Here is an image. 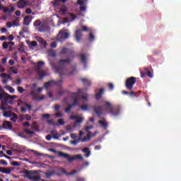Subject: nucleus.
<instances>
[{
  "mask_svg": "<svg viewBox=\"0 0 181 181\" xmlns=\"http://www.w3.org/2000/svg\"><path fill=\"white\" fill-rule=\"evenodd\" d=\"M71 98L73 99L74 103L69 104L67 108L65 109V112L68 114L71 112V108L76 107V105H78V101H80V100L87 101L88 100V95L83 93V91H78L72 93Z\"/></svg>",
  "mask_w": 181,
  "mask_h": 181,
  "instance_id": "obj_2",
  "label": "nucleus"
},
{
  "mask_svg": "<svg viewBox=\"0 0 181 181\" xmlns=\"http://www.w3.org/2000/svg\"><path fill=\"white\" fill-rule=\"evenodd\" d=\"M86 9H87V7H86V6H81L80 7V11H81L82 12L86 11Z\"/></svg>",
  "mask_w": 181,
  "mask_h": 181,
  "instance_id": "obj_63",
  "label": "nucleus"
},
{
  "mask_svg": "<svg viewBox=\"0 0 181 181\" xmlns=\"http://www.w3.org/2000/svg\"><path fill=\"white\" fill-rule=\"evenodd\" d=\"M26 88H30L31 91H35L36 90V87H37V83H33V86L26 85Z\"/></svg>",
  "mask_w": 181,
  "mask_h": 181,
  "instance_id": "obj_31",
  "label": "nucleus"
},
{
  "mask_svg": "<svg viewBox=\"0 0 181 181\" xmlns=\"http://www.w3.org/2000/svg\"><path fill=\"white\" fill-rule=\"evenodd\" d=\"M62 4V0H54V6H59Z\"/></svg>",
  "mask_w": 181,
  "mask_h": 181,
  "instance_id": "obj_46",
  "label": "nucleus"
},
{
  "mask_svg": "<svg viewBox=\"0 0 181 181\" xmlns=\"http://www.w3.org/2000/svg\"><path fill=\"white\" fill-rule=\"evenodd\" d=\"M144 71H146L147 76L148 77H150V78H153V74H152V72H151V71L149 70V69L148 68H144Z\"/></svg>",
  "mask_w": 181,
  "mask_h": 181,
  "instance_id": "obj_29",
  "label": "nucleus"
},
{
  "mask_svg": "<svg viewBox=\"0 0 181 181\" xmlns=\"http://www.w3.org/2000/svg\"><path fill=\"white\" fill-rule=\"evenodd\" d=\"M12 26H13L12 23L8 22V23H6V27H7L8 29H10V28H11Z\"/></svg>",
  "mask_w": 181,
  "mask_h": 181,
  "instance_id": "obj_64",
  "label": "nucleus"
},
{
  "mask_svg": "<svg viewBox=\"0 0 181 181\" xmlns=\"http://www.w3.org/2000/svg\"><path fill=\"white\" fill-rule=\"evenodd\" d=\"M11 165H12V166H21V163H19V162L17 161L11 162Z\"/></svg>",
  "mask_w": 181,
  "mask_h": 181,
  "instance_id": "obj_48",
  "label": "nucleus"
},
{
  "mask_svg": "<svg viewBox=\"0 0 181 181\" xmlns=\"http://www.w3.org/2000/svg\"><path fill=\"white\" fill-rule=\"evenodd\" d=\"M94 39H95L94 34L90 33L89 34V42H93L94 40Z\"/></svg>",
  "mask_w": 181,
  "mask_h": 181,
  "instance_id": "obj_45",
  "label": "nucleus"
},
{
  "mask_svg": "<svg viewBox=\"0 0 181 181\" xmlns=\"http://www.w3.org/2000/svg\"><path fill=\"white\" fill-rule=\"evenodd\" d=\"M13 127L12 126V122L9 121H4L3 122V129H12Z\"/></svg>",
  "mask_w": 181,
  "mask_h": 181,
  "instance_id": "obj_14",
  "label": "nucleus"
},
{
  "mask_svg": "<svg viewBox=\"0 0 181 181\" xmlns=\"http://www.w3.org/2000/svg\"><path fill=\"white\" fill-rule=\"evenodd\" d=\"M0 100L1 101V105L6 107L8 104L13 105V103L9 100L8 97L6 96V93L1 92L0 93Z\"/></svg>",
  "mask_w": 181,
  "mask_h": 181,
  "instance_id": "obj_7",
  "label": "nucleus"
},
{
  "mask_svg": "<svg viewBox=\"0 0 181 181\" xmlns=\"http://www.w3.org/2000/svg\"><path fill=\"white\" fill-rule=\"evenodd\" d=\"M58 124H59V125H64V119H59V120H58Z\"/></svg>",
  "mask_w": 181,
  "mask_h": 181,
  "instance_id": "obj_56",
  "label": "nucleus"
},
{
  "mask_svg": "<svg viewBox=\"0 0 181 181\" xmlns=\"http://www.w3.org/2000/svg\"><path fill=\"white\" fill-rule=\"evenodd\" d=\"M2 46L3 49H8V47H9V42H3Z\"/></svg>",
  "mask_w": 181,
  "mask_h": 181,
  "instance_id": "obj_47",
  "label": "nucleus"
},
{
  "mask_svg": "<svg viewBox=\"0 0 181 181\" xmlns=\"http://www.w3.org/2000/svg\"><path fill=\"white\" fill-rule=\"evenodd\" d=\"M78 172L80 171L74 170L70 173H66L65 169L64 168L62 169V173L64 175H66V176H73V175H76V173H78Z\"/></svg>",
  "mask_w": 181,
  "mask_h": 181,
  "instance_id": "obj_19",
  "label": "nucleus"
},
{
  "mask_svg": "<svg viewBox=\"0 0 181 181\" xmlns=\"http://www.w3.org/2000/svg\"><path fill=\"white\" fill-rule=\"evenodd\" d=\"M81 36H83V30H77L75 33L76 42H80V40H81Z\"/></svg>",
  "mask_w": 181,
  "mask_h": 181,
  "instance_id": "obj_18",
  "label": "nucleus"
},
{
  "mask_svg": "<svg viewBox=\"0 0 181 181\" xmlns=\"http://www.w3.org/2000/svg\"><path fill=\"white\" fill-rule=\"evenodd\" d=\"M25 13L27 15H30V13H32V9H30V8H28L26 10H25Z\"/></svg>",
  "mask_w": 181,
  "mask_h": 181,
  "instance_id": "obj_57",
  "label": "nucleus"
},
{
  "mask_svg": "<svg viewBox=\"0 0 181 181\" xmlns=\"http://www.w3.org/2000/svg\"><path fill=\"white\" fill-rule=\"evenodd\" d=\"M6 97L8 99V100L11 101L13 103V100H15L16 98H18V96L11 95H8V93H6Z\"/></svg>",
  "mask_w": 181,
  "mask_h": 181,
  "instance_id": "obj_30",
  "label": "nucleus"
},
{
  "mask_svg": "<svg viewBox=\"0 0 181 181\" xmlns=\"http://www.w3.org/2000/svg\"><path fill=\"white\" fill-rule=\"evenodd\" d=\"M84 133L81 131L79 132V138L78 139L80 140L81 142H86V141H87V137H84L83 139H81V136H83V134Z\"/></svg>",
  "mask_w": 181,
  "mask_h": 181,
  "instance_id": "obj_32",
  "label": "nucleus"
},
{
  "mask_svg": "<svg viewBox=\"0 0 181 181\" xmlns=\"http://www.w3.org/2000/svg\"><path fill=\"white\" fill-rule=\"evenodd\" d=\"M122 94L124 95H128L129 97H130V98H134V97H136V94L135 93L134 91H131V92L123 91Z\"/></svg>",
  "mask_w": 181,
  "mask_h": 181,
  "instance_id": "obj_21",
  "label": "nucleus"
},
{
  "mask_svg": "<svg viewBox=\"0 0 181 181\" xmlns=\"http://www.w3.org/2000/svg\"><path fill=\"white\" fill-rule=\"evenodd\" d=\"M67 12V7L66 6H62L59 8V13L61 15H64Z\"/></svg>",
  "mask_w": 181,
  "mask_h": 181,
  "instance_id": "obj_27",
  "label": "nucleus"
},
{
  "mask_svg": "<svg viewBox=\"0 0 181 181\" xmlns=\"http://www.w3.org/2000/svg\"><path fill=\"white\" fill-rule=\"evenodd\" d=\"M10 70L11 71V73H13V74H18V71L17 69H15V67L12 66L10 67Z\"/></svg>",
  "mask_w": 181,
  "mask_h": 181,
  "instance_id": "obj_41",
  "label": "nucleus"
},
{
  "mask_svg": "<svg viewBox=\"0 0 181 181\" xmlns=\"http://www.w3.org/2000/svg\"><path fill=\"white\" fill-rule=\"evenodd\" d=\"M22 30H23V32H24L25 33H28V32H29V28H28V27H23V28H22Z\"/></svg>",
  "mask_w": 181,
  "mask_h": 181,
  "instance_id": "obj_59",
  "label": "nucleus"
},
{
  "mask_svg": "<svg viewBox=\"0 0 181 181\" xmlns=\"http://www.w3.org/2000/svg\"><path fill=\"white\" fill-rule=\"evenodd\" d=\"M80 60L81 63L83 64L84 68L86 69L87 67V57H86V54H81Z\"/></svg>",
  "mask_w": 181,
  "mask_h": 181,
  "instance_id": "obj_20",
  "label": "nucleus"
},
{
  "mask_svg": "<svg viewBox=\"0 0 181 181\" xmlns=\"http://www.w3.org/2000/svg\"><path fill=\"white\" fill-rule=\"evenodd\" d=\"M98 124H100L101 125V127H103V128H104V129H107V128H108V122H107L105 121L99 120Z\"/></svg>",
  "mask_w": 181,
  "mask_h": 181,
  "instance_id": "obj_25",
  "label": "nucleus"
},
{
  "mask_svg": "<svg viewBox=\"0 0 181 181\" xmlns=\"http://www.w3.org/2000/svg\"><path fill=\"white\" fill-rule=\"evenodd\" d=\"M23 127H30V123L28 122H23L22 124Z\"/></svg>",
  "mask_w": 181,
  "mask_h": 181,
  "instance_id": "obj_62",
  "label": "nucleus"
},
{
  "mask_svg": "<svg viewBox=\"0 0 181 181\" xmlns=\"http://www.w3.org/2000/svg\"><path fill=\"white\" fill-rule=\"evenodd\" d=\"M77 118H78V116L72 115L69 117V119H72L74 121H76Z\"/></svg>",
  "mask_w": 181,
  "mask_h": 181,
  "instance_id": "obj_58",
  "label": "nucleus"
},
{
  "mask_svg": "<svg viewBox=\"0 0 181 181\" xmlns=\"http://www.w3.org/2000/svg\"><path fill=\"white\" fill-rule=\"evenodd\" d=\"M35 39H36L37 42H39V43H42V41L43 40V38H42L39 36L36 37Z\"/></svg>",
  "mask_w": 181,
  "mask_h": 181,
  "instance_id": "obj_61",
  "label": "nucleus"
},
{
  "mask_svg": "<svg viewBox=\"0 0 181 181\" xmlns=\"http://www.w3.org/2000/svg\"><path fill=\"white\" fill-rule=\"evenodd\" d=\"M46 29V25L45 24H41L38 28H36V30H38V32L42 33V32H45Z\"/></svg>",
  "mask_w": 181,
  "mask_h": 181,
  "instance_id": "obj_24",
  "label": "nucleus"
},
{
  "mask_svg": "<svg viewBox=\"0 0 181 181\" xmlns=\"http://www.w3.org/2000/svg\"><path fill=\"white\" fill-rule=\"evenodd\" d=\"M18 115L16 113H13V117H11L10 119L12 121V122H16L18 121Z\"/></svg>",
  "mask_w": 181,
  "mask_h": 181,
  "instance_id": "obj_35",
  "label": "nucleus"
},
{
  "mask_svg": "<svg viewBox=\"0 0 181 181\" xmlns=\"http://www.w3.org/2000/svg\"><path fill=\"white\" fill-rule=\"evenodd\" d=\"M5 88L6 90H8V91H15V89H13V88L9 86H5Z\"/></svg>",
  "mask_w": 181,
  "mask_h": 181,
  "instance_id": "obj_54",
  "label": "nucleus"
},
{
  "mask_svg": "<svg viewBox=\"0 0 181 181\" xmlns=\"http://www.w3.org/2000/svg\"><path fill=\"white\" fill-rule=\"evenodd\" d=\"M103 91H100L98 93L95 95V100H100L101 97H103Z\"/></svg>",
  "mask_w": 181,
  "mask_h": 181,
  "instance_id": "obj_37",
  "label": "nucleus"
},
{
  "mask_svg": "<svg viewBox=\"0 0 181 181\" xmlns=\"http://www.w3.org/2000/svg\"><path fill=\"white\" fill-rule=\"evenodd\" d=\"M22 83V79L21 78H17L16 81V86H19Z\"/></svg>",
  "mask_w": 181,
  "mask_h": 181,
  "instance_id": "obj_60",
  "label": "nucleus"
},
{
  "mask_svg": "<svg viewBox=\"0 0 181 181\" xmlns=\"http://www.w3.org/2000/svg\"><path fill=\"white\" fill-rule=\"evenodd\" d=\"M51 135L54 139H59V133L56 130H52L50 132Z\"/></svg>",
  "mask_w": 181,
  "mask_h": 181,
  "instance_id": "obj_26",
  "label": "nucleus"
},
{
  "mask_svg": "<svg viewBox=\"0 0 181 181\" xmlns=\"http://www.w3.org/2000/svg\"><path fill=\"white\" fill-rule=\"evenodd\" d=\"M3 115L4 117H5L6 118H9L12 116V112H7V111H4L3 112Z\"/></svg>",
  "mask_w": 181,
  "mask_h": 181,
  "instance_id": "obj_34",
  "label": "nucleus"
},
{
  "mask_svg": "<svg viewBox=\"0 0 181 181\" xmlns=\"http://www.w3.org/2000/svg\"><path fill=\"white\" fill-rule=\"evenodd\" d=\"M57 84V82L54 81H49L44 84V88L45 90H47V88H49V87H53V86H56Z\"/></svg>",
  "mask_w": 181,
  "mask_h": 181,
  "instance_id": "obj_17",
  "label": "nucleus"
},
{
  "mask_svg": "<svg viewBox=\"0 0 181 181\" xmlns=\"http://www.w3.org/2000/svg\"><path fill=\"white\" fill-rule=\"evenodd\" d=\"M93 108L97 117H101L103 115V112L101 111H106L108 114H111L112 117H117L119 115V112H121L120 105H117V107H114L110 102H105L103 107L102 106H93Z\"/></svg>",
  "mask_w": 181,
  "mask_h": 181,
  "instance_id": "obj_1",
  "label": "nucleus"
},
{
  "mask_svg": "<svg viewBox=\"0 0 181 181\" xmlns=\"http://www.w3.org/2000/svg\"><path fill=\"white\" fill-rule=\"evenodd\" d=\"M18 22H19V18H16V20L13 21L12 25L13 26H21V25Z\"/></svg>",
  "mask_w": 181,
  "mask_h": 181,
  "instance_id": "obj_39",
  "label": "nucleus"
},
{
  "mask_svg": "<svg viewBox=\"0 0 181 181\" xmlns=\"http://www.w3.org/2000/svg\"><path fill=\"white\" fill-rule=\"evenodd\" d=\"M24 132L25 134H26L27 135H35V132L33 131H30L28 129H24Z\"/></svg>",
  "mask_w": 181,
  "mask_h": 181,
  "instance_id": "obj_36",
  "label": "nucleus"
},
{
  "mask_svg": "<svg viewBox=\"0 0 181 181\" xmlns=\"http://www.w3.org/2000/svg\"><path fill=\"white\" fill-rule=\"evenodd\" d=\"M82 151L84 153H86V158H88L90 156V155H91V151H90V150L88 149V148L86 147L84 148Z\"/></svg>",
  "mask_w": 181,
  "mask_h": 181,
  "instance_id": "obj_28",
  "label": "nucleus"
},
{
  "mask_svg": "<svg viewBox=\"0 0 181 181\" xmlns=\"http://www.w3.org/2000/svg\"><path fill=\"white\" fill-rule=\"evenodd\" d=\"M69 36H70V34H69V33H66L63 31V30H61L57 35V39L59 42H63V40H64V39H67Z\"/></svg>",
  "mask_w": 181,
  "mask_h": 181,
  "instance_id": "obj_10",
  "label": "nucleus"
},
{
  "mask_svg": "<svg viewBox=\"0 0 181 181\" xmlns=\"http://www.w3.org/2000/svg\"><path fill=\"white\" fill-rule=\"evenodd\" d=\"M12 170H13V168H4V172H7L5 173V175H10L11 172H12Z\"/></svg>",
  "mask_w": 181,
  "mask_h": 181,
  "instance_id": "obj_38",
  "label": "nucleus"
},
{
  "mask_svg": "<svg viewBox=\"0 0 181 181\" xmlns=\"http://www.w3.org/2000/svg\"><path fill=\"white\" fill-rule=\"evenodd\" d=\"M33 25L36 29L37 28H38L39 26H40L42 25V21L40 20L37 19L33 23Z\"/></svg>",
  "mask_w": 181,
  "mask_h": 181,
  "instance_id": "obj_33",
  "label": "nucleus"
},
{
  "mask_svg": "<svg viewBox=\"0 0 181 181\" xmlns=\"http://www.w3.org/2000/svg\"><path fill=\"white\" fill-rule=\"evenodd\" d=\"M32 19H33V16H26L23 19V25H25V26L29 25L30 22H32Z\"/></svg>",
  "mask_w": 181,
  "mask_h": 181,
  "instance_id": "obj_15",
  "label": "nucleus"
},
{
  "mask_svg": "<svg viewBox=\"0 0 181 181\" xmlns=\"http://www.w3.org/2000/svg\"><path fill=\"white\" fill-rule=\"evenodd\" d=\"M42 66H45V62L40 61L37 63V66H35V70H36L38 76H40V78H43V77H46V73H45V71L40 70V69H42Z\"/></svg>",
  "mask_w": 181,
  "mask_h": 181,
  "instance_id": "obj_6",
  "label": "nucleus"
},
{
  "mask_svg": "<svg viewBox=\"0 0 181 181\" xmlns=\"http://www.w3.org/2000/svg\"><path fill=\"white\" fill-rule=\"evenodd\" d=\"M30 46L31 47H35V46H37V42L36 41H32Z\"/></svg>",
  "mask_w": 181,
  "mask_h": 181,
  "instance_id": "obj_55",
  "label": "nucleus"
},
{
  "mask_svg": "<svg viewBox=\"0 0 181 181\" xmlns=\"http://www.w3.org/2000/svg\"><path fill=\"white\" fill-rule=\"evenodd\" d=\"M81 110L83 111H87V110H88V106L87 105H83L81 107Z\"/></svg>",
  "mask_w": 181,
  "mask_h": 181,
  "instance_id": "obj_51",
  "label": "nucleus"
},
{
  "mask_svg": "<svg viewBox=\"0 0 181 181\" xmlns=\"http://www.w3.org/2000/svg\"><path fill=\"white\" fill-rule=\"evenodd\" d=\"M63 94H64V92L59 91L57 93L58 97L53 98V93L52 92L49 91L47 93L48 97H49V98H53V100H58V98H60V97H62V95H63Z\"/></svg>",
  "mask_w": 181,
  "mask_h": 181,
  "instance_id": "obj_16",
  "label": "nucleus"
},
{
  "mask_svg": "<svg viewBox=\"0 0 181 181\" xmlns=\"http://www.w3.org/2000/svg\"><path fill=\"white\" fill-rule=\"evenodd\" d=\"M19 119L20 121H31L32 120V116L28 115V114H23V115H21L19 116Z\"/></svg>",
  "mask_w": 181,
  "mask_h": 181,
  "instance_id": "obj_12",
  "label": "nucleus"
},
{
  "mask_svg": "<svg viewBox=\"0 0 181 181\" xmlns=\"http://www.w3.org/2000/svg\"><path fill=\"white\" fill-rule=\"evenodd\" d=\"M67 53H69V49L66 47L63 48L61 51V54H66Z\"/></svg>",
  "mask_w": 181,
  "mask_h": 181,
  "instance_id": "obj_44",
  "label": "nucleus"
},
{
  "mask_svg": "<svg viewBox=\"0 0 181 181\" xmlns=\"http://www.w3.org/2000/svg\"><path fill=\"white\" fill-rule=\"evenodd\" d=\"M45 176L47 179H50L53 176V172L45 173Z\"/></svg>",
  "mask_w": 181,
  "mask_h": 181,
  "instance_id": "obj_40",
  "label": "nucleus"
},
{
  "mask_svg": "<svg viewBox=\"0 0 181 181\" xmlns=\"http://www.w3.org/2000/svg\"><path fill=\"white\" fill-rule=\"evenodd\" d=\"M93 125H90V126H86L85 127V131H86L87 133V136L88 138H91L92 136V134H91V132H90V129H93Z\"/></svg>",
  "mask_w": 181,
  "mask_h": 181,
  "instance_id": "obj_23",
  "label": "nucleus"
},
{
  "mask_svg": "<svg viewBox=\"0 0 181 181\" xmlns=\"http://www.w3.org/2000/svg\"><path fill=\"white\" fill-rule=\"evenodd\" d=\"M39 172L37 170H24L25 177L31 181H38L40 180V175H38Z\"/></svg>",
  "mask_w": 181,
  "mask_h": 181,
  "instance_id": "obj_4",
  "label": "nucleus"
},
{
  "mask_svg": "<svg viewBox=\"0 0 181 181\" xmlns=\"http://www.w3.org/2000/svg\"><path fill=\"white\" fill-rule=\"evenodd\" d=\"M58 156H59L60 158H65V159H67L68 162H73V160H76L77 159L83 160V156H81V154H77L71 157L70 154L64 153L62 151H59L58 153Z\"/></svg>",
  "mask_w": 181,
  "mask_h": 181,
  "instance_id": "obj_5",
  "label": "nucleus"
},
{
  "mask_svg": "<svg viewBox=\"0 0 181 181\" xmlns=\"http://www.w3.org/2000/svg\"><path fill=\"white\" fill-rule=\"evenodd\" d=\"M0 77H1V78H5L2 81L3 84H6L9 80H12L11 75H8V74H0Z\"/></svg>",
  "mask_w": 181,
  "mask_h": 181,
  "instance_id": "obj_11",
  "label": "nucleus"
},
{
  "mask_svg": "<svg viewBox=\"0 0 181 181\" xmlns=\"http://www.w3.org/2000/svg\"><path fill=\"white\" fill-rule=\"evenodd\" d=\"M81 81H82L83 84H84V86H91V81L87 78H81Z\"/></svg>",
  "mask_w": 181,
  "mask_h": 181,
  "instance_id": "obj_22",
  "label": "nucleus"
},
{
  "mask_svg": "<svg viewBox=\"0 0 181 181\" xmlns=\"http://www.w3.org/2000/svg\"><path fill=\"white\" fill-rule=\"evenodd\" d=\"M70 63H71V59L70 58H67L66 59H59V65L55 66V70L58 72L60 77H62L63 74H64V71L67 70L66 64H70Z\"/></svg>",
  "mask_w": 181,
  "mask_h": 181,
  "instance_id": "obj_3",
  "label": "nucleus"
},
{
  "mask_svg": "<svg viewBox=\"0 0 181 181\" xmlns=\"http://www.w3.org/2000/svg\"><path fill=\"white\" fill-rule=\"evenodd\" d=\"M78 5H80L81 6H83L86 5V1L83 0H78Z\"/></svg>",
  "mask_w": 181,
  "mask_h": 181,
  "instance_id": "obj_49",
  "label": "nucleus"
},
{
  "mask_svg": "<svg viewBox=\"0 0 181 181\" xmlns=\"http://www.w3.org/2000/svg\"><path fill=\"white\" fill-rule=\"evenodd\" d=\"M69 18L71 19V22H73V21H74V19H76L77 16H76V14L70 13Z\"/></svg>",
  "mask_w": 181,
  "mask_h": 181,
  "instance_id": "obj_42",
  "label": "nucleus"
},
{
  "mask_svg": "<svg viewBox=\"0 0 181 181\" xmlns=\"http://www.w3.org/2000/svg\"><path fill=\"white\" fill-rule=\"evenodd\" d=\"M80 141L79 139H78L77 140H74L71 141V144L72 145H77V144H78Z\"/></svg>",
  "mask_w": 181,
  "mask_h": 181,
  "instance_id": "obj_53",
  "label": "nucleus"
},
{
  "mask_svg": "<svg viewBox=\"0 0 181 181\" xmlns=\"http://www.w3.org/2000/svg\"><path fill=\"white\" fill-rule=\"evenodd\" d=\"M26 5H28L26 0H19L17 3V6L19 9H23Z\"/></svg>",
  "mask_w": 181,
  "mask_h": 181,
  "instance_id": "obj_13",
  "label": "nucleus"
},
{
  "mask_svg": "<svg viewBox=\"0 0 181 181\" xmlns=\"http://www.w3.org/2000/svg\"><path fill=\"white\" fill-rule=\"evenodd\" d=\"M136 83V78L131 76L126 80L125 86L127 90H132L134 88V85Z\"/></svg>",
  "mask_w": 181,
  "mask_h": 181,
  "instance_id": "obj_8",
  "label": "nucleus"
},
{
  "mask_svg": "<svg viewBox=\"0 0 181 181\" xmlns=\"http://www.w3.org/2000/svg\"><path fill=\"white\" fill-rule=\"evenodd\" d=\"M30 95H32L33 101H42V100L45 98L44 95L40 96L39 92L31 91Z\"/></svg>",
  "mask_w": 181,
  "mask_h": 181,
  "instance_id": "obj_9",
  "label": "nucleus"
},
{
  "mask_svg": "<svg viewBox=\"0 0 181 181\" xmlns=\"http://www.w3.org/2000/svg\"><path fill=\"white\" fill-rule=\"evenodd\" d=\"M107 87H108L109 90H110L111 91H112V90H114V83H107Z\"/></svg>",
  "mask_w": 181,
  "mask_h": 181,
  "instance_id": "obj_43",
  "label": "nucleus"
},
{
  "mask_svg": "<svg viewBox=\"0 0 181 181\" xmlns=\"http://www.w3.org/2000/svg\"><path fill=\"white\" fill-rule=\"evenodd\" d=\"M0 163L4 166H8V162H6L5 160H0Z\"/></svg>",
  "mask_w": 181,
  "mask_h": 181,
  "instance_id": "obj_50",
  "label": "nucleus"
},
{
  "mask_svg": "<svg viewBox=\"0 0 181 181\" xmlns=\"http://www.w3.org/2000/svg\"><path fill=\"white\" fill-rule=\"evenodd\" d=\"M81 122H83L82 117H80V118L78 117L76 121H75V125H76V124H81Z\"/></svg>",
  "mask_w": 181,
  "mask_h": 181,
  "instance_id": "obj_52",
  "label": "nucleus"
}]
</instances>
